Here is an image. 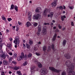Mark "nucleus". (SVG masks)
Instances as JSON below:
<instances>
[{
	"mask_svg": "<svg viewBox=\"0 0 75 75\" xmlns=\"http://www.w3.org/2000/svg\"><path fill=\"white\" fill-rule=\"evenodd\" d=\"M66 64L69 67V75H75V72L72 71L74 69V63H73L71 64V61H67L66 62Z\"/></svg>",
	"mask_w": 75,
	"mask_h": 75,
	"instance_id": "nucleus-1",
	"label": "nucleus"
},
{
	"mask_svg": "<svg viewBox=\"0 0 75 75\" xmlns=\"http://www.w3.org/2000/svg\"><path fill=\"white\" fill-rule=\"evenodd\" d=\"M13 42L14 43H15V44L16 45H15V47L17 48V44H19L20 43V40H19V37H18V36H16L15 40H14Z\"/></svg>",
	"mask_w": 75,
	"mask_h": 75,
	"instance_id": "nucleus-2",
	"label": "nucleus"
},
{
	"mask_svg": "<svg viewBox=\"0 0 75 75\" xmlns=\"http://www.w3.org/2000/svg\"><path fill=\"white\" fill-rule=\"evenodd\" d=\"M41 75H45L47 73V69L45 68H42L40 70Z\"/></svg>",
	"mask_w": 75,
	"mask_h": 75,
	"instance_id": "nucleus-3",
	"label": "nucleus"
},
{
	"mask_svg": "<svg viewBox=\"0 0 75 75\" xmlns=\"http://www.w3.org/2000/svg\"><path fill=\"white\" fill-rule=\"evenodd\" d=\"M49 69L50 70L53 71V72H56V73H59V72H60V70H57L53 67H49Z\"/></svg>",
	"mask_w": 75,
	"mask_h": 75,
	"instance_id": "nucleus-4",
	"label": "nucleus"
},
{
	"mask_svg": "<svg viewBox=\"0 0 75 75\" xmlns=\"http://www.w3.org/2000/svg\"><path fill=\"white\" fill-rule=\"evenodd\" d=\"M40 15L39 14H35L33 16V18L35 20H37L38 19H40L41 18Z\"/></svg>",
	"mask_w": 75,
	"mask_h": 75,
	"instance_id": "nucleus-5",
	"label": "nucleus"
},
{
	"mask_svg": "<svg viewBox=\"0 0 75 75\" xmlns=\"http://www.w3.org/2000/svg\"><path fill=\"white\" fill-rule=\"evenodd\" d=\"M38 71V69L37 67H33L31 68L30 71L31 73L33 72H34V71Z\"/></svg>",
	"mask_w": 75,
	"mask_h": 75,
	"instance_id": "nucleus-6",
	"label": "nucleus"
},
{
	"mask_svg": "<svg viewBox=\"0 0 75 75\" xmlns=\"http://www.w3.org/2000/svg\"><path fill=\"white\" fill-rule=\"evenodd\" d=\"M24 53L21 54V56H19L17 57L18 60L19 61H21V60H23V58H24Z\"/></svg>",
	"mask_w": 75,
	"mask_h": 75,
	"instance_id": "nucleus-7",
	"label": "nucleus"
},
{
	"mask_svg": "<svg viewBox=\"0 0 75 75\" xmlns=\"http://www.w3.org/2000/svg\"><path fill=\"white\" fill-rule=\"evenodd\" d=\"M34 62H35L36 64H38V67L39 68H42V64H41L40 62H38V60H37L35 59L34 61Z\"/></svg>",
	"mask_w": 75,
	"mask_h": 75,
	"instance_id": "nucleus-8",
	"label": "nucleus"
},
{
	"mask_svg": "<svg viewBox=\"0 0 75 75\" xmlns=\"http://www.w3.org/2000/svg\"><path fill=\"white\" fill-rule=\"evenodd\" d=\"M50 11V10L47 8L45 10L43 13L44 16V17H46V16H47V12H49Z\"/></svg>",
	"mask_w": 75,
	"mask_h": 75,
	"instance_id": "nucleus-9",
	"label": "nucleus"
},
{
	"mask_svg": "<svg viewBox=\"0 0 75 75\" xmlns=\"http://www.w3.org/2000/svg\"><path fill=\"white\" fill-rule=\"evenodd\" d=\"M28 20H29L30 21H31V16H32L31 13H30V12H28Z\"/></svg>",
	"mask_w": 75,
	"mask_h": 75,
	"instance_id": "nucleus-10",
	"label": "nucleus"
},
{
	"mask_svg": "<svg viewBox=\"0 0 75 75\" xmlns=\"http://www.w3.org/2000/svg\"><path fill=\"white\" fill-rule=\"evenodd\" d=\"M54 47L55 45H54V44H52V47L53 50V53H54V54H56V53H57V52H57V50L54 49Z\"/></svg>",
	"mask_w": 75,
	"mask_h": 75,
	"instance_id": "nucleus-11",
	"label": "nucleus"
},
{
	"mask_svg": "<svg viewBox=\"0 0 75 75\" xmlns=\"http://www.w3.org/2000/svg\"><path fill=\"white\" fill-rule=\"evenodd\" d=\"M7 47H8L9 50H11V48H12V44L11 42L8 43L7 44Z\"/></svg>",
	"mask_w": 75,
	"mask_h": 75,
	"instance_id": "nucleus-12",
	"label": "nucleus"
},
{
	"mask_svg": "<svg viewBox=\"0 0 75 75\" xmlns=\"http://www.w3.org/2000/svg\"><path fill=\"white\" fill-rule=\"evenodd\" d=\"M3 63L4 65H5L6 66L9 65V62L5 59L3 61Z\"/></svg>",
	"mask_w": 75,
	"mask_h": 75,
	"instance_id": "nucleus-13",
	"label": "nucleus"
},
{
	"mask_svg": "<svg viewBox=\"0 0 75 75\" xmlns=\"http://www.w3.org/2000/svg\"><path fill=\"white\" fill-rule=\"evenodd\" d=\"M64 56L67 59H69V58H71V56H70L69 54L68 53L65 54V55H64Z\"/></svg>",
	"mask_w": 75,
	"mask_h": 75,
	"instance_id": "nucleus-14",
	"label": "nucleus"
},
{
	"mask_svg": "<svg viewBox=\"0 0 75 75\" xmlns=\"http://www.w3.org/2000/svg\"><path fill=\"white\" fill-rule=\"evenodd\" d=\"M47 29H46V28H43V30L42 31V34L45 35L46 34H47Z\"/></svg>",
	"mask_w": 75,
	"mask_h": 75,
	"instance_id": "nucleus-15",
	"label": "nucleus"
},
{
	"mask_svg": "<svg viewBox=\"0 0 75 75\" xmlns=\"http://www.w3.org/2000/svg\"><path fill=\"white\" fill-rule=\"evenodd\" d=\"M57 1H55V0H54V1L52 4V5L53 6V7H54H54H55V6L57 5Z\"/></svg>",
	"mask_w": 75,
	"mask_h": 75,
	"instance_id": "nucleus-16",
	"label": "nucleus"
},
{
	"mask_svg": "<svg viewBox=\"0 0 75 75\" xmlns=\"http://www.w3.org/2000/svg\"><path fill=\"white\" fill-rule=\"evenodd\" d=\"M57 33H55L53 37V38L52 39V41H55V40H56V38H57Z\"/></svg>",
	"mask_w": 75,
	"mask_h": 75,
	"instance_id": "nucleus-17",
	"label": "nucleus"
},
{
	"mask_svg": "<svg viewBox=\"0 0 75 75\" xmlns=\"http://www.w3.org/2000/svg\"><path fill=\"white\" fill-rule=\"evenodd\" d=\"M29 42H28L29 44L30 45H33V41L31 39H29Z\"/></svg>",
	"mask_w": 75,
	"mask_h": 75,
	"instance_id": "nucleus-18",
	"label": "nucleus"
},
{
	"mask_svg": "<svg viewBox=\"0 0 75 75\" xmlns=\"http://www.w3.org/2000/svg\"><path fill=\"white\" fill-rule=\"evenodd\" d=\"M1 57L3 59H5L6 57V54L5 53H4L1 56Z\"/></svg>",
	"mask_w": 75,
	"mask_h": 75,
	"instance_id": "nucleus-19",
	"label": "nucleus"
},
{
	"mask_svg": "<svg viewBox=\"0 0 75 75\" xmlns=\"http://www.w3.org/2000/svg\"><path fill=\"white\" fill-rule=\"evenodd\" d=\"M41 9V8H37L35 10V11L36 13H40V10Z\"/></svg>",
	"mask_w": 75,
	"mask_h": 75,
	"instance_id": "nucleus-20",
	"label": "nucleus"
},
{
	"mask_svg": "<svg viewBox=\"0 0 75 75\" xmlns=\"http://www.w3.org/2000/svg\"><path fill=\"white\" fill-rule=\"evenodd\" d=\"M66 43H67V40H63L62 45H63L64 47H65V44H66Z\"/></svg>",
	"mask_w": 75,
	"mask_h": 75,
	"instance_id": "nucleus-21",
	"label": "nucleus"
},
{
	"mask_svg": "<svg viewBox=\"0 0 75 75\" xmlns=\"http://www.w3.org/2000/svg\"><path fill=\"white\" fill-rule=\"evenodd\" d=\"M20 67H17V66H15L14 67V69L15 70H18V69H20Z\"/></svg>",
	"mask_w": 75,
	"mask_h": 75,
	"instance_id": "nucleus-22",
	"label": "nucleus"
},
{
	"mask_svg": "<svg viewBox=\"0 0 75 75\" xmlns=\"http://www.w3.org/2000/svg\"><path fill=\"white\" fill-rule=\"evenodd\" d=\"M38 31H41V25H39L38 27Z\"/></svg>",
	"mask_w": 75,
	"mask_h": 75,
	"instance_id": "nucleus-23",
	"label": "nucleus"
},
{
	"mask_svg": "<svg viewBox=\"0 0 75 75\" xmlns=\"http://www.w3.org/2000/svg\"><path fill=\"white\" fill-rule=\"evenodd\" d=\"M15 7V6L14 5L12 4L11 6V8H10V10H13V9H14V7Z\"/></svg>",
	"mask_w": 75,
	"mask_h": 75,
	"instance_id": "nucleus-24",
	"label": "nucleus"
},
{
	"mask_svg": "<svg viewBox=\"0 0 75 75\" xmlns=\"http://www.w3.org/2000/svg\"><path fill=\"white\" fill-rule=\"evenodd\" d=\"M50 18H52V17H53V15H54V12H52L51 13H50Z\"/></svg>",
	"mask_w": 75,
	"mask_h": 75,
	"instance_id": "nucleus-25",
	"label": "nucleus"
},
{
	"mask_svg": "<svg viewBox=\"0 0 75 75\" xmlns=\"http://www.w3.org/2000/svg\"><path fill=\"white\" fill-rule=\"evenodd\" d=\"M26 48L28 49H30V45H28V44L27 43L26 44Z\"/></svg>",
	"mask_w": 75,
	"mask_h": 75,
	"instance_id": "nucleus-26",
	"label": "nucleus"
},
{
	"mask_svg": "<svg viewBox=\"0 0 75 75\" xmlns=\"http://www.w3.org/2000/svg\"><path fill=\"white\" fill-rule=\"evenodd\" d=\"M14 8L16 11L17 12L18 11V7L16 5L15 6V7H14Z\"/></svg>",
	"mask_w": 75,
	"mask_h": 75,
	"instance_id": "nucleus-27",
	"label": "nucleus"
},
{
	"mask_svg": "<svg viewBox=\"0 0 75 75\" xmlns=\"http://www.w3.org/2000/svg\"><path fill=\"white\" fill-rule=\"evenodd\" d=\"M2 20H4L6 22V23H7V21L6 20V18L5 17L3 16L2 17Z\"/></svg>",
	"mask_w": 75,
	"mask_h": 75,
	"instance_id": "nucleus-28",
	"label": "nucleus"
},
{
	"mask_svg": "<svg viewBox=\"0 0 75 75\" xmlns=\"http://www.w3.org/2000/svg\"><path fill=\"white\" fill-rule=\"evenodd\" d=\"M43 50L44 51H45L47 50V47L46 46H44L43 47Z\"/></svg>",
	"mask_w": 75,
	"mask_h": 75,
	"instance_id": "nucleus-29",
	"label": "nucleus"
},
{
	"mask_svg": "<svg viewBox=\"0 0 75 75\" xmlns=\"http://www.w3.org/2000/svg\"><path fill=\"white\" fill-rule=\"evenodd\" d=\"M32 55H33L31 53H29L28 55V58H31V57H32Z\"/></svg>",
	"mask_w": 75,
	"mask_h": 75,
	"instance_id": "nucleus-30",
	"label": "nucleus"
},
{
	"mask_svg": "<svg viewBox=\"0 0 75 75\" xmlns=\"http://www.w3.org/2000/svg\"><path fill=\"white\" fill-rule=\"evenodd\" d=\"M26 25L27 26V27H28L29 26H30V22H27Z\"/></svg>",
	"mask_w": 75,
	"mask_h": 75,
	"instance_id": "nucleus-31",
	"label": "nucleus"
},
{
	"mask_svg": "<svg viewBox=\"0 0 75 75\" xmlns=\"http://www.w3.org/2000/svg\"><path fill=\"white\" fill-rule=\"evenodd\" d=\"M33 25L34 27H37L38 25V23H37L35 22L33 23Z\"/></svg>",
	"mask_w": 75,
	"mask_h": 75,
	"instance_id": "nucleus-32",
	"label": "nucleus"
},
{
	"mask_svg": "<svg viewBox=\"0 0 75 75\" xmlns=\"http://www.w3.org/2000/svg\"><path fill=\"white\" fill-rule=\"evenodd\" d=\"M27 65V62H25L23 64V66H26Z\"/></svg>",
	"mask_w": 75,
	"mask_h": 75,
	"instance_id": "nucleus-33",
	"label": "nucleus"
},
{
	"mask_svg": "<svg viewBox=\"0 0 75 75\" xmlns=\"http://www.w3.org/2000/svg\"><path fill=\"white\" fill-rule=\"evenodd\" d=\"M17 74H19V75H22L21 74V72L19 71H17L16 72Z\"/></svg>",
	"mask_w": 75,
	"mask_h": 75,
	"instance_id": "nucleus-34",
	"label": "nucleus"
},
{
	"mask_svg": "<svg viewBox=\"0 0 75 75\" xmlns=\"http://www.w3.org/2000/svg\"><path fill=\"white\" fill-rule=\"evenodd\" d=\"M13 56L14 58H17V55L16 53L14 54Z\"/></svg>",
	"mask_w": 75,
	"mask_h": 75,
	"instance_id": "nucleus-35",
	"label": "nucleus"
},
{
	"mask_svg": "<svg viewBox=\"0 0 75 75\" xmlns=\"http://www.w3.org/2000/svg\"><path fill=\"white\" fill-rule=\"evenodd\" d=\"M24 57L23 58L24 59H26L27 58V54H25V56H24Z\"/></svg>",
	"mask_w": 75,
	"mask_h": 75,
	"instance_id": "nucleus-36",
	"label": "nucleus"
},
{
	"mask_svg": "<svg viewBox=\"0 0 75 75\" xmlns=\"http://www.w3.org/2000/svg\"><path fill=\"white\" fill-rule=\"evenodd\" d=\"M40 32H41V31H38L37 33V34L39 36L40 35Z\"/></svg>",
	"mask_w": 75,
	"mask_h": 75,
	"instance_id": "nucleus-37",
	"label": "nucleus"
},
{
	"mask_svg": "<svg viewBox=\"0 0 75 75\" xmlns=\"http://www.w3.org/2000/svg\"><path fill=\"white\" fill-rule=\"evenodd\" d=\"M58 27L59 29H61V28H62V26H61L60 24H59L58 25Z\"/></svg>",
	"mask_w": 75,
	"mask_h": 75,
	"instance_id": "nucleus-38",
	"label": "nucleus"
},
{
	"mask_svg": "<svg viewBox=\"0 0 75 75\" xmlns=\"http://www.w3.org/2000/svg\"><path fill=\"white\" fill-rule=\"evenodd\" d=\"M1 38H0V40H1ZM0 45H3V43L2 42V41H0Z\"/></svg>",
	"mask_w": 75,
	"mask_h": 75,
	"instance_id": "nucleus-39",
	"label": "nucleus"
},
{
	"mask_svg": "<svg viewBox=\"0 0 75 75\" xmlns=\"http://www.w3.org/2000/svg\"><path fill=\"white\" fill-rule=\"evenodd\" d=\"M23 48L24 49H25L26 48V46H25V45L24 43H23Z\"/></svg>",
	"mask_w": 75,
	"mask_h": 75,
	"instance_id": "nucleus-40",
	"label": "nucleus"
},
{
	"mask_svg": "<svg viewBox=\"0 0 75 75\" xmlns=\"http://www.w3.org/2000/svg\"><path fill=\"white\" fill-rule=\"evenodd\" d=\"M8 21H11V20H12V19H11V18H8L7 19Z\"/></svg>",
	"mask_w": 75,
	"mask_h": 75,
	"instance_id": "nucleus-41",
	"label": "nucleus"
},
{
	"mask_svg": "<svg viewBox=\"0 0 75 75\" xmlns=\"http://www.w3.org/2000/svg\"><path fill=\"white\" fill-rule=\"evenodd\" d=\"M61 18L62 21H64V17H63V16H61Z\"/></svg>",
	"mask_w": 75,
	"mask_h": 75,
	"instance_id": "nucleus-42",
	"label": "nucleus"
},
{
	"mask_svg": "<svg viewBox=\"0 0 75 75\" xmlns=\"http://www.w3.org/2000/svg\"><path fill=\"white\" fill-rule=\"evenodd\" d=\"M69 7L71 10H73L74 9V7L73 6H69Z\"/></svg>",
	"mask_w": 75,
	"mask_h": 75,
	"instance_id": "nucleus-43",
	"label": "nucleus"
},
{
	"mask_svg": "<svg viewBox=\"0 0 75 75\" xmlns=\"http://www.w3.org/2000/svg\"><path fill=\"white\" fill-rule=\"evenodd\" d=\"M12 63H13V64H14L15 65L16 64H17V62H16L13 61L12 62Z\"/></svg>",
	"mask_w": 75,
	"mask_h": 75,
	"instance_id": "nucleus-44",
	"label": "nucleus"
},
{
	"mask_svg": "<svg viewBox=\"0 0 75 75\" xmlns=\"http://www.w3.org/2000/svg\"><path fill=\"white\" fill-rule=\"evenodd\" d=\"M35 54L36 55H37V56H40V54L38 53H36Z\"/></svg>",
	"mask_w": 75,
	"mask_h": 75,
	"instance_id": "nucleus-45",
	"label": "nucleus"
},
{
	"mask_svg": "<svg viewBox=\"0 0 75 75\" xmlns=\"http://www.w3.org/2000/svg\"><path fill=\"white\" fill-rule=\"evenodd\" d=\"M59 8L60 10H63V7L61 6L60 7H59Z\"/></svg>",
	"mask_w": 75,
	"mask_h": 75,
	"instance_id": "nucleus-46",
	"label": "nucleus"
},
{
	"mask_svg": "<svg viewBox=\"0 0 75 75\" xmlns=\"http://www.w3.org/2000/svg\"><path fill=\"white\" fill-rule=\"evenodd\" d=\"M18 24L20 25H22V23L19 21H18Z\"/></svg>",
	"mask_w": 75,
	"mask_h": 75,
	"instance_id": "nucleus-47",
	"label": "nucleus"
},
{
	"mask_svg": "<svg viewBox=\"0 0 75 75\" xmlns=\"http://www.w3.org/2000/svg\"><path fill=\"white\" fill-rule=\"evenodd\" d=\"M62 75H66V73L64 72H63L62 74Z\"/></svg>",
	"mask_w": 75,
	"mask_h": 75,
	"instance_id": "nucleus-48",
	"label": "nucleus"
},
{
	"mask_svg": "<svg viewBox=\"0 0 75 75\" xmlns=\"http://www.w3.org/2000/svg\"><path fill=\"white\" fill-rule=\"evenodd\" d=\"M11 61H12V59H11H11H9V62H10V63H11Z\"/></svg>",
	"mask_w": 75,
	"mask_h": 75,
	"instance_id": "nucleus-49",
	"label": "nucleus"
},
{
	"mask_svg": "<svg viewBox=\"0 0 75 75\" xmlns=\"http://www.w3.org/2000/svg\"><path fill=\"white\" fill-rule=\"evenodd\" d=\"M1 75H5V74H4V71H2L1 72Z\"/></svg>",
	"mask_w": 75,
	"mask_h": 75,
	"instance_id": "nucleus-50",
	"label": "nucleus"
},
{
	"mask_svg": "<svg viewBox=\"0 0 75 75\" xmlns=\"http://www.w3.org/2000/svg\"><path fill=\"white\" fill-rule=\"evenodd\" d=\"M6 50L7 52H9V50H8V48H6Z\"/></svg>",
	"mask_w": 75,
	"mask_h": 75,
	"instance_id": "nucleus-51",
	"label": "nucleus"
},
{
	"mask_svg": "<svg viewBox=\"0 0 75 75\" xmlns=\"http://www.w3.org/2000/svg\"><path fill=\"white\" fill-rule=\"evenodd\" d=\"M71 24L72 26H74V22H71Z\"/></svg>",
	"mask_w": 75,
	"mask_h": 75,
	"instance_id": "nucleus-52",
	"label": "nucleus"
},
{
	"mask_svg": "<svg viewBox=\"0 0 75 75\" xmlns=\"http://www.w3.org/2000/svg\"><path fill=\"white\" fill-rule=\"evenodd\" d=\"M34 50H35V51H37V50L38 49L37 48V47H35L34 48Z\"/></svg>",
	"mask_w": 75,
	"mask_h": 75,
	"instance_id": "nucleus-53",
	"label": "nucleus"
},
{
	"mask_svg": "<svg viewBox=\"0 0 75 75\" xmlns=\"http://www.w3.org/2000/svg\"><path fill=\"white\" fill-rule=\"evenodd\" d=\"M48 48L49 51H50V50H51V48L50 46H48Z\"/></svg>",
	"mask_w": 75,
	"mask_h": 75,
	"instance_id": "nucleus-54",
	"label": "nucleus"
},
{
	"mask_svg": "<svg viewBox=\"0 0 75 75\" xmlns=\"http://www.w3.org/2000/svg\"><path fill=\"white\" fill-rule=\"evenodd\" d=\"M6 33H9V30L8 29H6Z\"/></svg>",
	"mask_w": 75,
	"mask_h": 75,
	"instance_id": "nucleus-55",
	"label": "nucleus"
},
{
	"mask_svg": "<svg viewBox=\"0 0 75 75\" xmlns=\"http://www.w3.org/2000/svg\"><path fill=\"white\" fill-rule=\"evenodd\" d=\"M65 29H66V28H64L62 29V30L63 31H64V30H65Z\"/></svg>",
	"mask_w": 75,
	"mask_h": 75,
	"instance_id": "nucleus-56",
	"label": "nucleus"
},
{
	"mask_svg": "<svg viewBox=\"0 0 75 75\" xmlns=\"http://www.w3.org/2000/svg\"><path fill=\"white\" fill-rule=\"evenodd\" d=\"M9 54L10 55H13V53H9Z\"/></svg>",
	"mask_w": 75,
	"mask_h": 75,
	"instance_id": "nucleus-57",
	"label": "nucleus"
},
{
	"mask_svg": "<svg viewBox=\"0 0 75 75\" xmlns=\"http://www.w3.org/2000/svg\"><path fill=\"white\" fill-rule=\"evenodd\" d=\"M44 25H47V23H44Z\"/></svg>",
	"mask_w": 75,
	"mask_h": 75,
	"instance_id": "nucleus-58",
	"label": "nucleus"
},
{
	"mask_svg": "<svg viewBox=\"0 0 75 75\" xmlns=\"http://www.w3.org/2000/svg\"><path fill=\"white\" fill-rule=\"evenodd\" d=\"M29 36H30V34H28L26 35V37H29Z\"/></svg>",
	"mask_w": 75,
	"mask_h": 75,
	"instance_id": "nucleus-59",
	"label": "nucleus"
},
{
	"mask_svg": "<svg viewBox=\"0 0 75 75\" xmlns=\"http://www.w3.org/2000/svg\"><path fill=\"white\" fill-rule=\"evenodd\" d=\"M2 64H3V62H2V61H0V64H1V65Z\"/></svg>",
	"mask_w": 75,
	"mask_h": 75,
	"instance_id": "nucleus-60",
	"label": "nucleus"
},
{
	"mask_svg": "<svg viewBox=\"0 0 75 75\" xmlns=\"http://www.w3.org/2000/svg\"><path fill=\"white\" fill-rule=\"evenodd\" d=\"M53 29H54V30H55V29H56V26H54V27H53Z\"/></svg>",
	"mask_w": 75,
	"mask_h": 75,
	"instance_id": "nucleus-61",
	"label": "nucleus"
},
{
	"mask_svg": "<svg viewBox=\"0 0 75 75\" xmlns=\"http://www.w3.org/2000/svg\"><path fill=\"white\" fill-rule=\"evenodd\" d=\"M63 18H66V16H65V15H64L63 16Z\"/></svg>",
	"mask_w": 75,
	"mask_h": 75,
	"instance_id": "nucleus-62",
	"label": "nucleus"
},
{
	"mask_svg": "<svg viewBox=\"0 0 75 75\" xmlns=\"http://www.w3.org/2000/svg\"><path fill=\"white\" fill-rule=\"evenodd\" d=\"M23 43H25V40H23Z\"/></svg>",
	"mask_w": 75,
	"mask_h": 75,
	"instance_id": "nucleus-63",
	"label": "nucleus"
},
{
	"mask_svg": "<svg viewBox=\"0 0 75 75\" xmlns=\"http://www.w3.org/2000/svg\"><path fill=\"white\" fill-rule=\"evenodd\" d=\"M16 31H18V28H17L16 29Z\"/></svg>",
	"mask_w": 75,
	"mask_h": 75,
	"instance_id": "nucleus-64",
	"label": "nucleus"
}]
</instances>
